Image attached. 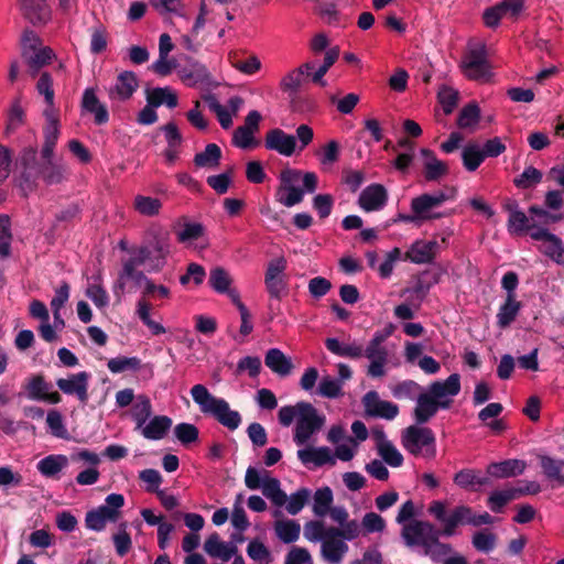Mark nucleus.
<instances>
[{"label":"nucleus","instance_id":"51","mask_svg":"<svg viewBox=\"0 0 564 564\" xmlns=\"http://www.w3.org/2000/svg\"><path fill=\"white\" fill-rule=\"evenodd\" d=\"M333 502V491L329 487H323L315 491L313 496V512L317 517H325L330 510Z\"/></svg>","mask_w":564,"mask_h":564},{"label":"nucleus","instance_id":"40","mask_svg":"<svg viewBox=\"0 0 564 564\" xmlns=\"http://www.w3.org/2000/svg\"><path fill=\"white\" fill-rule=\"evenodd\" d=\"M314 69V64L308 62L302 64L300 67L289 72L280 83V87L283 91L294 94L301 87L304 75H311V70Z\"/></svg>","mask_w":564,"mask_h":564},{"label":"nucleus","instance_id":"30","mask_svg":"<svg viewBox=\"0 0 564 564\" xmlns=\"http://www.w3.org/2000/svg\"><path fill=\"white\" fill-rule=\"evenodd\" d=\"M22 15L32 24H44L51 18V10L45 0H18Z\"/></svg>","mask_w":564,"mask_h":564},{"label":"nucleus","instance_id":"10","mask_svg":"<svg viewBox=\"0 0 564 564\" xmlns=\"http://www.w3.org/2000/svg\"><path fill=\"white\" fill-rule=\"evenodd\" d=\"M123 505L124 498L121 494L108 495L104 505L87 512L85 518L86 527L93 531H102L107 523L118 520Z\"/></svg>","mask_w":564,"mask_h":564},{"label":"nucleus","instance_id":"60","mask_svg":"<svg viewBox=\"0 0 564 564\" xmlns=\"http://www.w3.org/2000/svg\"><path fill=\"white\" fill-rule=\"evenodd\" d=\"M204 236V227L197 223L185 224L182 229L176 232L177 240L187 246H193L195 241Z\"/></svg>","mask_w":564,"mask_h":564},{"label":"nucleus","instance_id":"45","mask_svg":"<svg viewBox=\"0 0 564 564\" xmlns=\"http://www.w3.org/2000/svg\"><path fill=\"white\" fill-rule=\"evenodd\" d=\"M541 228L532 223L531 217L527 216L522 210H512L508 218V230L512 235H522L527 231L532 232L533 229Z\"/></svg>","mask_w":564,"mask_h":564},{"label":"nucleus","instance_id":"44","mask_svg":"<svg viewBox=\"0 0 564 564\" xmlns=\"http://www.w3.org/2000/svg\"><path fill=\"white\" fill-rule=\"evenodd\" d=\"M161 199L152 196L138 194L133 199V209L141 216L155 217L162 209Z\"/></svg>","mask_w":564,"mask_h":564},{"label":"nucleus","instance_id":"63","mask_svg":"<svg viewBox=\"0 0 564 564\" xmlns=\"http://www.w3.org/2000/svg\"><path fill=\"white\" fill-rule=\"evenodd\" d=\"M47 164L42 170V176L44 181L48 184H57L61 183L67 173L66 166L62 164H54L52 159L45 160Z\"/></svg>","mask_w":564,"mask_h":564},{"label":"nucleus","instance_id":"27","mask_svg":"<svg viewBox=\"0 0 564 564\" xmlns=\"http://www.w3.org/2000/svg\"><path fill=\"white\" fill-rule=\"evenodd\" d=\"M143 264V258H139L134 252L132 257L123 262L122 270L118 276L117 288L123 290L128 281H132L137 286H142L148 276L138 268Z\"/></svg>","mask_w":564,"mask_h":564},{"label":"nucleus","instance_id":"16","mask_svg":"<svg viewBox=\"0 0 564 564\" xmlns=\"http://www.w3.org/2000/svg\"><path fill=\"white\" fill-rule=\"evenodd\" d=\"M205 101L216 116L223 129H229L232 126V118L237 116L243 105V99L239 96H234L228 100V105H221L214 95L205 97Z\"/></svg>","mask_w":564,"mask_h":564},{"label":"nucleus","instance_id":"11","mask_svg":"<svg viewBox=\"0 0 564 564\" xmlns=\"http://www.w3.org/2000/svg\"><path fill=\"white\" fill-rule=\"evenodd\" d=\"M301 415L294 427L293 440L296 445L303 446L318 432L325 423V416L308 402H300Z\"/></svg>","mask_w":564,"mask_h":564},{"label":"nucleus","instance_id":"62","mask_svg":"<svg viewBox=\"0 0 564 564\" xmlns=\"http://www.w3.org/2000/svg\"><path fill=\"white\" fill-rule=\"evenodd\" d=\"M471 543L477 551L489 553L496 546V535L488 530H481L473 535Z\"/></svg>","mask_w":564,"mask_h":564},{"label":"nucleus","instance_id":"20","mask_svg":"<svg viewBox=\"0 0 564 564\" xmlns=\"http://www.w3.org/2000/svg\"><path fill=\"white\" fill-rule=\"evenodd\" d=\"M139 87L137 75L133 72L124 70L120 73L112 86L107 89L111 101H126L132 97Z\"/></svg>","mask_w":564,"mask_h":564},{"label":"nucleus","instance_id":"28","mask_svg":"<svg viewBox=\"0 0 564 564\" xmlns=\"http://www.w3.org/2000/svg\"><path fill=\"white\" fill-rule=\"evenodd\" d=\"M172 419L166 415H154L145 421L139 432L145 440L160 441L163 440L172 427Z\"/></svg>","mask_w":564,"mask_h":564},{"label":"nucleus","instance_id":"52","mask_svg":"<svg viewBox=\"0 0 564 564\" xmlns=\"http://www.w3.org/2000/svg\"><path fill=\"white\" fill-rule=\"evenodd\" d=\"M454 482L463 489H468L477 486H484L488 482L486 477H481L475 469L465 468L459 470L454 476Z\"/></svg>","mask_w":564,"mask_h":564},{"label":"nucleus","instance_id":"9","mask_svg":"<svg viewBox=\"0 0 564 564\" xmlns=\"http://www.w3.org/2000/svg\"><path fill=\"white\" fill-rule=\"evenodd\" d=\"M460 67L464 75L473 80L485 83L492 76L486 47L481 43L469 45L462 59Z\"/></svg>","mask_w":564,"mask_h":564},{"label":"nucleus","instance_id":"5","mask_svg":"<svg viewBox=\"0 0 564 564\" xmlns=\"http://www.w3.org/2000/svg\"><path fill=\"white\" fill-rule=\"evenodd\" d=\"M21 57L29 67V74L35 77L40 69L55 57L53 50L45 46L41 37L32 30H25L20 40Z\"/></svg>","mask_w":564,"mask_h":564},{"label":"nucleus","instance_id":"24","mask_svg":"<svg viewBox=\"0 0 564 564\" xmlns=\"http://www.w3.org/2000/svg\"><path fill=\"white\" fill-rule=\"evenodd\" d=\"M376 449L382 462L391 467H400L403 464L401 452L390 442L382 430L372 432Z\"/></svg>","mask_w":564,"mask_h":564},{"label":"nucleus","instance_id":"15","mask_svg":"<svg viewBox=\"0 0 564 564\" xmlns=\"http://www.w3.org/2000/svg\"><path fill=\"white\" fill-rule=\"evenodd\" d=\"M26 397L30 400L57 404L62 397L57 391L52 390V384L42 375L32 376L24 384Z\"/></svg>","mask_w":564,"mask_h":564},{"label":"nucleus","instance_id":"26","mask_svg":"<svg viewBox=\"0 0 564 564\" xmlns=\"http://www.w3.org/2000/svg\"><path fill=\"white\" fill-rule=\"evenodd\" d=\"M364 356L369 360L367 375L371 378H382L386 376V366L388 364V350L384 346L368 344L364 348Z\"/></svg>","mask_w":564,"mask_h":564},{"label":"nucleus","instance_id":"25","mask_svg":"<svg viewBox=\"0 0 564 564\" xmlns=\"http://www.w3.org/2000/svg\"><path fill=\"white\" fill-rule=\"evenodd\" d=\"M388 202V192L381 184H371L362 189L358 204L367 213L384 208Z\"/></svg>","mask_w":564,"mask_h":564},{"label":"nucleus","instance_id":"34","mask_svg":"<svg viewBox=\"0 0 564 564\" xmlns=\"http://www.w3.org/2000/svg\"><path fill=\"white\" fill-rule=\"evenodd\" d=\"M326 348L334 355L343 358L359 359L364 356V347L356 340L341 341L338 338H327Z\"/></svg>","mask_w":564,"mask_h":564},{"label":"nucleus","instance_id":"54","mask_svg":"<svg viewBox=\"0 0 564 564\" xmlns=\"http://www.w3.org/2000/svg\"><path fill=\"white\" fill-rule=\"evenodd\" d=\"M516 498H518L516 487H509L503 490H495L489 496L488 506L491 511L500 512L509 501Z\"/></svg>","mask_w":564,"mask_h":564},{"label":"nucleus","instance_id":"57","mask_svg":"<svg viewBox=\"0 0 564 564\" xmlns=\"http://www.w3.org/2000/svg\"><path fill=\"white\" fill-rule=\"evenodd\" d=\"M312 496V492L307 488H301L297 491L293 492L290 497H288L285 506V510L289 514L295 516L297 514L304 506L307 503Z\"/></svg>","mask_w":564,"mask_h":564},{"label":"nucleus","instance_id":"61","mask_svg":"<svg viewBox=\"0 0 564 564\" xmlns=\"http://www.w3.org/2000/svg\"><path fill=\"white\" fill-rule=\"evenodd\" d=\"M231 278L229 273L220 268H214L209 273V284L218 293H225L230 289Z\"/></svg>","mask_w":564,"mask_h":564},{"label":"nucleus","instance_id":"1","mask_svg":"<svg viewBox=\"0 0 564 564\" xmlns=\"http://www.w3.org/2000/svg\"><path fill=\"white\" fill-rule=\"evenodd\" d=\"M460 392V376L451 375L445 380L432 382L425 391L416 398L413 410V419L416 424L427 423L438 410H447L452 406L454 398Z\"/></svg>","mask_w":564,"mask_h":564},{"label":"nucleus","instance_id":"4","mask_svg":"<svg viewBox=\"0 0 564 564\" xmlns=\"http://www.w3.org/2000/svg\"><path fill=\"white\" fill-rule=\"evenodd\" d=\"M191 395L202 413L213 416L223 426L230 431H235L240 426V413L231 410L225 399L213 395L204 384L193 386Z\"/></svg>","mask_w":564,"mask_h":564},{"label":"nucleus","instance_id":"59","mask_svg":"<svg viewBox=\"0 0 564 564\" xmlns=\"http://www.w3.org/2000/svg\"><path fill=\"white\" fill-rule=\"evenodd\" d=\"M46 424L53 436L68 440L69 434L65 427L63 415L57 410H50L47 412Z\"/></svg>","mask_w":564,"mask_h":564},{"label":"nucleus","instance_id":"12","mask_svg":"<svg viewBox=\"0 0 564 564\" xmlns=\"http://www.w3.org/2000/svg\"><path fill=\"white\" fill-rule=\"evenodd\" d=\"M449 235L451 232L443 234L441 240H415L405 252L404 258L415 264L432 263L441 250L447 246Z\"/></svg>","mask_w":564,"mask_h":564},{"label":"nucleus","instance_id":"46","mask_svg":"<svg viewBox=\"0 0 564 564\" xmlns=\"http://www.w3.org/2000/svg\"><path fill=\"white\" fill-rule=\"evenodd\" d=\"M540 465L549 479L555 481L558 486H564V474L562 473L564 460L543 455L540 457Z\"/></svg>","mask_w":564,"mask_h":564},{"label":"nucleus","instance_id":"53","mask_svg":"<svg viewBox=\"0 0 564 564\" xmlns=\"http://www.w3.org/2000/svg\"><path fill=\"white\" fill-rule=\"evenodd\" d=\"M317 394L327 399H337L344 394L341 380L324 376L319 380Z\"/></svg>","mask_w":564,"mask_h":564},{"label":"nucleus","instance_id":"43","mask_svg":"<svg viewBox=\"0 0 564 564\" xmlns=\"http://www.w3.org/2000/svg\"><path fill=\"white\" fill-rule=\"evenodd\" d=\"M147 101L150 106L166 105L169 108L177 106V96L170 87H158L147 90Z\"/></svg>","mask_w":564,"mask_h":564},{"label":"nucleus","instance_id":"35","mask_svg":"<svg viewBox=\"0 0 564 564\" xmlns=\"http://www.w3.org/2000/svg\"><path fill=\"white\" fill-rule=\"evenodd\" d=\"M69 464V458L62 454H51L36 464L39 473L46 478H59V474Z\"/></svg>","mask_w":564,"mask_h":564},{"label":"nucleus","instance_id":"49","mask_svg":"<svg viewBox=\"0 0 564 564\" xmlns=\"http://www.w3.org/2000/svg\"><path fill=\"white\" fill-rule=\"evenodd\" d=\"M462 160L467 171H476L485 160L481 147L477 143H468L462 151Z\"/></svg>","mask_w":564,"mask_h":564},{"label":"nucleus","instance_id":"21","mask_svg":"<svg viewBox=\"0 0 564 564\" xmlns=\"http://www.w3.org/2000/svg\"><path fill=\"white\" fill-rule=\"evenodd\" d=\"M349 550L348 544L327 528L321 545V556L328 564H340Z\"/></svg>","mask_w":564,"mask_h":564},{"label":"nucleus","instance_id":"2","mask_svg":"<svg viewBox=\"0 0 564 564\" xmlns=\"http://www.w3.org/2000/svg\"><path fill=\"white\" fill-rule=\"evenodd\" d=\"M441 535H443V528L437 529L433 523L424 520H412L405 523L401 531L406 546L421 549L422 554L433 562H441L453 551L448 543L440 541Z\"/></svg>","mask_w":564,"mask_h":564},{"label":"nucleus","instance_id":"37","mask_svg":"<svg viewBox=\"0 0 564 564\" xmlns=\"http://www.w3.org/2000/svg\"><path fill=\"white\" fill-rule=\"evenodd\" d=\"M204 549L208 555L220 558L224 562L229 561L237 553V546L232 543L221 541L217 533H213L208 536Z\"/></svg>","mask_w":564,"mask_h":564},{"label":"nucleus","instance_id":"64","mask_svg":"<svg viewBox=\"0 0 564 564\" xmlns=\"http://www.w3.org/2000/svg\"><path fill=\"white\" fill-rule=\"evenodd\" d=\"M112 542L119 556H124L132 546V540L127 531V523H121L117 533L112 535Z\"/></svg>","mask_w":564,"mask_h":564},{"label":"nucleus","instance_id":"47","mask_svg":"<svg viewBox=\"0 0 564 564\" xmlns=\"http://www.w3.org/2000/svg\"><path fill=\"white\" fill-rule=\"evenodd\" d=\"M152 415V404L150 399L140 394L137 397V400L131 410V417L135 423L134 431L142 426V424L148 421Z\"/></svg>","mask_w":564,"mask_h":564},{"label":"nucleus","instance_id":"3","mask_svg":"<svg viewBox=\"0 0 564 564\" xmlns=\"http://www.w3.org/2000/svg\"><path fill=\"white\" fill-rule=\"evenodd\" d=\"M446 508V502L442 500H433L427 508L429 514L443 524V536L455 535L458 525L478 527L494 522V518L489 513L475 514L471 508L464 505L455 507L449 513H447Z\"/></svg>","mask_w":564,"mask_h":564},{"label":"nucleus","instance_id":"33","mask_svg":"<svg viewBox=\"0 0 564 564\" xmlns=\"http://www.w3.org/2000/svg\"><path fill=\"white\" fill-rule=\"evenodd\" d=\"M421 156L423 173L426 181H438L441 177L447 175V164L437 159L433 151L429 149H422Z\"/></svg>","mask_w":564,"mask_h":564},{"label":"nucleus","instance_id":"55","mask_svg":"<svg viewBox=\"0 0 564 564\" xmlns=\"http://www.w3.org/2000/svg\"><path fill=\"white\" fill-rule=\"evenodd\" d=\"M107 367L112 373L137 371L141 367V360L138 357H116L108 360Z\"/></svg>","mask_w":564,"mask_h":564},{"label":"nucleus","instance_id":"17","mask_svg":"<svg viewBox=\"0 0 564 564\" xmlns=\"http://www.w3.org/2000/svg\"><path fill=\"white\" fill-rule=\"evenodd\" d=\"M45 126L43 128L44 144L42 148V158L50 160L53 156L54 148L59 137L58 110L55 107L43 110Z\"/></svg>","mask_w":564,"mask_h":564},{"label":"nucleus","instance_id":"19","mask_svg":"<svg viewBox=\"0 0 564 564\" xmlns=\"http://www.w3.org/2000/svg\"><path fill=\"white\" fill-rule=\"evenodd\" d=\"M264 147L283 156H292L296 152L297 142L293 134H289L282 129L274 128L267 132Z\"/></svg>","mask_w":564,"mask_h":564},{"label":"nucleus","instance_id":"32","mask_svg":"<svg viewBox=\"0 0 564 564\" xmlns=\"http://www.w3.org/2000/svg\"><path fill=\"white\" fill-rule=\"evenodd\" d=\"M297 458L304 465H314L321 467L324 465H335V456L329 447H310L297 451Z\"/></svg>","mask_w":564,"mask_h":564},{"label":"nucleus","instance_id":"56","mask_svg":"<svg viewBox=\"0 0 564 564\" xmlns=\"http://www.w3.org/2000/svg\"><path fill=\"white\" fill-rule=\"evenodd\" d=\"M304 191L295 186H280L276 200L285 207H292L303 200Z\"/></svg>","mask_w":564,"mask_h":564},{"label":"nucleus","instance_id":"36","mask_svg":"<svg viewBox=\"0 0 564 564\" xmlns=\"http://www.w3.org/2000/svg\"><path fill=\"white\" fill-rule=\"evenodd\" d=\"M264 364L272 372L280 377H288L293 370L291 358L278 348H271L267 351Z\"/></svg>","mask_w":564,"mask_h":564},{"label":"nucleus","instance_id":"18","mask_svg":"<svg viewBox=\"0 0 564 564\" xmlns=\"http://www.w3.org/2000/svg\"><path fill=\"white\" fill-rule=\"evenodd\" d=\"M90 375L86 371L72 373L66 378H59L56 380L58 389L67 395H76L82 402L86 403L88 400V382Z\"/></svg>","mask_w":564,"mask_h":564},{"label":"nucleus","instance_id":"7","mask_svg":"<svg viewBox=\"0 0 564 564\" xmlns=\"http://www.w3.org/2000/svg\"><path fill=\"white\" fill-rule=\"evenodd\" d=\"M455 197V189H449L448 193L444 191H437L434 193H424L412 198L410 208L413 212L420 224L436 220L445 217L447 214L438 212L445 202L452 200Z\"/></svg>","mask_w":564,"mask_h":564},{"label":"nucleus","instance_id":"38","mask_svg":"<svg viewBox=\"0 0 564 564\" xmlns=\"http://www.w3.org/2000/svg\"><path fill=\"white\" fill-rule=\"evenodd\" d=\"M83 108L93 113L97 124H104L109 120V113L105 105L98 99L94 88H86L82 99Z\"/></svg>","mask_w":564,"mask_h":564},{"label":"nucleus","instance_id":"29","mask_svg":"<svg viewBox=\"0 0 564 564\" xmlns=\"http://www.w3.org/2000/svg\"><path fill=\"white\" fill-rule=\"evenodd\" d=\"M272 516L275 518L273 529L276 538L285 544L296 542L301 534V524L296 520L281 519L282 511L280 509H275Z\"/></svg>","mask_w":564,"mask_h":564},{"label":"nucleus","instance_id":"50","mask_svg":"<svg viewBox=\"0 0 564 564\" xmlns=\"http://www.w3.org/2000/svg\"><path fill=\"white\" fill-rule=\"evenodd\" d=\"M480 119V109L477 104L470 102L462 108L457 126L462 129L475 130Z\"/></svg>","mask_w":564,"mask_h":564},{"label":"nucleus","instance_id":"48","mask_svg":"<svg viewBox=\"0 0 564 564\" xmlns=\"http://www.w3.org/2000/svg\"><path fill=\"white\" fill-rule=\"evenodd\" d=\"M220 158V148L215 143H209L206 145L203 152H199L195 155L194 163L198 167L214 169L218 166Z\"/></svg>","mask_w":564,"mask_h":564},{"label":"nucleus","instance_id":"23","mask_svg":"<svg viewBox=\"0 0 564 564\" xmlns=\"http://www.w3.org/2000/svg\"><path fill=\"white\" fill-rule=\"evenodd\" d=\"M531 238L541 241L542 251L557 263L564 264V245L555 235L551 234L546 228L533 229Z\"/></svg>","mask_w":564,"mask_h":564},{"label":"nucleus","instance_id":"42","mask_svg":"<svg viewBox=\"0 0 564 564\" xmlns=\"http://www.w3.org/2000/svg\"><path fill=\"white\" fill-rule=\"evenodd\" d=\"M178 76L182 82L189 87L205 83L209 78L207 68L198 62H193L188 67L181 68Z\"/></svg>","mask_w":564,"mask_h":564},{"label":"nucleus","instance_id":"13","mask_svg":"<svg viewBox=\"0 0 564 564\" xmlns=\"http://www.w3.org/2000/svg\"><path fill=\"white\" fill-rule=\"evenodd\" d=\"M171 252V245L167 236H158L149 245L139 248L135 253L143 258V263L148 270L160 271L166 263V258Z\"/></svg>","mask_w":564,"mask_h":564},{"label":"nucleus","instance_id":"6","mask_svg":"<svg viewBox=\"0 0 564 564\" xmlns=\"http://www.w3.org/2000/svg\"><path fill=\"white\" fill-rule=\"evenodd\" d=\"M245 484L250 490L261 489L263 496L271 501L276 509L286 503L288 495L281 489L278 478L271 476L267 469L248 467L245 475Z\"/></svg>","mask_w":564,"mask_h":564},{"label":"nucleus","instance_id":"31","mask_svg":"<svg viewBox=\"0 0 564 564\" xmlns=\"http://www.w3.org/2000/svg\"><path fill=\"white\" fill-rule=\"evenodd\" d=\"M522 7V0H503L484 12L485 24L489 28L497 26L502 17L506 14L516 15L521 11Z\"/></svg>","mask_w":564,"mask_h":564},{"label":"nucleus","instance_id":"39","mask_svg":"<svg viewBox=\"0 0 564 564\" xmlns=\"http://www.w3.org/2000/svg\"><path fill=\"white\" fill-rule=\"evenodd\" d=\"M525 463L520 459H507L499 463H491L487 473L495 478H508L523 474Z\"/></svg>","mask_w":564,"mask_h":564},{"label":"nucleus","instance_id":"22","mask_svg":"<svg viewBox=\"0 0 564 564\" xmlns=\"http://www.w3.org/2000/svg\"><path fill=\"white\" fill-rule=\"evenodd\" d=\"M362 404L367 414L375 417L393 420L399 413L397 404L381 400L376 391L367 392L362 398Z\"/></svg>","mask_w":564,"mask_h":564},{"label":"nucleus","instance_id":"14","mask_svg":"<svg viewBox=\"0 0 564 564\" xmlns=\"http://www.w3.org/2000/svg\"><path fill=\"white\" fill-rule=\"evenodd\" d=\"M285 270L284 257L274 258L268 263L264 284L270 296L280 299L286 292Z\"/></svg>","mask_w":564,"mask_h":564},{"label":"nucleus","instance_id":"58","mask_svg":"<svg viewBox=\"0 0 564 564\" xmlns=\"http://www.w3.org/2000/svg\"><path fill=\"white\" fill-rule=\"evenodd\" d=\"M458 91L451 86L442 85L437 91V99L445 115L454 111L458 102Z\"/></svg>","mask_w":564,"mask_h":564},{"label":"nucleus","instance_id":"8","mask_svg":"<svg viewBox=\"0 0 564 564\" xmlns=\"http://www.w3.org/2000/svg\"><path fill=\"white\" fill-rule=\"evenodd\" d=\"M402 445L412 455L433 458L436 453L435 436L431 429L417 425L406 427L402 433Z\"/></svg>","mask_w":564,"mask_h":564},{"label":"nucleus","instance_id":"41","mask_svg":"<svg viewBox=\"0 0 564 564\" xmlns=\"http://www.w3.org/2000/svg\"><path fill=\"white\" fill-rule=\"evenodd\" d=\"M522 307L517 297L506 296L497 313V325L500 328H507L518 316Z\"/></svg>","mask_w":564,"mask_h":564}]
</instances>
